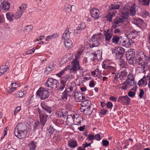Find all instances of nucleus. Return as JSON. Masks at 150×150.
Returning a JSON list of instances; mask_svg holds the SVG:
<instances>
[{
  "mask_svg": "<svg viewBox=\"0 0 150 150\" xmlns=\"http://www.w3.org/2000/svg\"><path fill=\"white\" fill-rule=\"evenodd\" d=\"M93 106V105L86 108L84 114L86 115H90L93 112L94 109Z\"/></svg>",
  "mask_w": 150,
  "mask_h": 150,
  "instance_id": "nucleus-28",
  "label": "nucleus"
},
{
  "mask_svg": "<svg viewBox=\"0 0 150 150\" xmlns=\"http://www.w3.org/2000/svg\"><path fill=\"white\" fill-rule=\"evenodd\" d=\"M94 139L98 141L100 140L101 139L100 134L98 133L96 134L95 136H94Z\"/></svg>",
  "mask_w": 150,
  "mask_h": 150,
  "instance_id": "nucleus-58",
  "label": "nucleus"
},
{
  "mask_svg": "<svg viewBox=\"0 0 150 150\" xmlns=\"http://www.w3.org/2000/svg\"><path fill=\"white\" fill-rule=\"evenodd\" d=\"M134 57H132L126 58L127 62L131 65L133 64L134 63Z\"/></svg>",
  "mask_w": 150,
  "mask_h": 150,
  "instance_id": "nucleus-46",
  "label": "nucleus"
},
{
  "mask_svg": "<svg viewBox=\"0 0 150 150\" xmlns=\"http://www.w3.org/2000/svg\"><path fill=\"white\" fill-rule=\"evenodd\" d=\"M69 146L71 148H74L78 146V143L76 140H73L69 141L68 143Z\"/></svg>",
  "mask_w": 150,
  "mask_h": 150,
  "instance_id": "nucleus-23",
  "label": "nucleus"
},
{
  "mask_svg": "<svg viewBox=\"0 0 150 150\" xmlns=\"http://www.w3.org/2000/svg\"><path fill=\"white\" fill-rule=\"evenodd\" d=\"M109 99L112 101L116 102L117 100V98L113 96H112Z\"/></svg>",
  "mask_w": 150,
  "mask_h": 150,
  "instance_id": "nucleus-64",
  "label": "nucleus"
},
{
  "mask_svg": "<svg viewBox=\"0 0 150 150\" xmlns=\"http://www.w3.org/2000/svg\"><path fill=\"white\" fill-rule=\"evenodd\" d=\"M72 65L73 67L70 69L71 72H75L77 70L80 69L79 63L76 58L74 60Z\"/></svg>",
  "mask_w": 150,
  "mask_h": 150,
  "instance_id": "nucleus-12",
  "label": "nucleus"
},
{
  "mask_svg": "<svg viewBox=\"0 0 150 150\" xmlns=\"http://www.w3.org/2000/svg\"><path fill=\"white\" fill-rule=\"evenodd\" d=\"M83 120V118L81 116H79L76 117H75L74 118V121L75 125H78Z\"/></svg>",
  "mask_w": 150,
  "mask_h": 150,
  "instance_id": "nucleus-31",
  "label": "nucleus"
},
{
  "mask_svg": "<svg viewBox=\"0 0 150 150\" xmlns=\"http://www.w3.org/2000/svg\"><path fill=\"white\" fill-rule=\"evenodd\" d=\"M130 99L128 96L126 95L125 96H120L118 98L117 101L123 105L130 104Z\"/></svg>",
  "mask_w": 150,
  "mask_h": 150,
  "instance_id": "nucleus-10",
  "label": "nucleus"
},
{
  "mask_svg": "<svg viewBox=\"0 0 150 150\" xmlns=\"http://www.w3.org/2000/svg\"><path fill=\"white\" fill-rule=\"evenodd\" d=\"M33 29V26L31 25H28L25 27V30L29 32L30 31Z\"/></svg>",
  "mask_w": 150,
  "mask_h": 150,
  "instance_id": "nucleus-47",
  "label": "nucleus"
},
{
  "mask_svg": "<svg viewBox=\"0 0 150 150\" xmlns=\"http://www.w3.org/2000/svg\"><path fill=\"white\" fill-rule=\"evenodd\" d=\"M74 93V91L72 87L66 88L62 94L61 99L64 101H66L67 99L68 96L72 97L73 94Z\"/></svg>",
  "mask_w": 150,
  "mask_h": 150,
  "instance_id": "nucleus-4",
  "label": "nucleus"
},
{
  "mask_svg": "<svg viewBox=\"0 0 150 150\" xmlns=\"http://www.w3.org/2000/svg\"><path fill=\"white\" fill-rule=\"evenodd\" d=\"M71 33V32H69V28H67L63 34L62 38L64 39H70Z\"/></svg>",
  "mask_w": 150,
  "mask_h": 150,
  "instance_id": "nucleus-19",
  "label": "nucleus"
},
{
  "mask_svg": "<svg viewBox=\"0 0 150 150\" xmlns=\"http://www.w3.org/2000/svg\"><path fill=\"white\" fill-rule=\"evenodd\" d=\"M90 14L92 17L97 19L99 18L100 11L97 8H94L91 10Z\"/></svg>",
  "mask_w": 150,
  "mask_h": 150,
  "instance_id": "nucleus-14",
  "label": "nucleus"
},
{
  "mask_svg": "<svg viewBox=\"0 0 150 150\" xmlns=\"http://www.w3.org/2000/svg\"><path fill=\"white\" fill-rule=\"evenodd\" d=\"M120 85L121 86L119 87V88L125 90H127V88H129V86L127 82V81H126L120 84Z\"/></svg>",
  "mask_w": 150,
  "mask_h": 150,
  "instance_id": "nucleus-33",
  "label": "nucleus"
},
{
  "mask_svg": "<svg viewBox=\"0 0 150 150\" xmlns=\"http://www.w3.org/2000/svg\"><path fill=\"white\" fill-rule=\"evenodd\" d=\"M97 58V55L95 53H91L89 54L87 57L85 59H88L89 61H92Z\"/></svg>",
  "mask_w": 150,
  "mask_h": 150,
  "instance_id": "nucleus-18",
  "label": "nucleus"
},
{
  "mask_svg": "<svg viewBox=\"0 0 150 150\" xmlns=\"http://www.w3.org/2000/svg\"><path fill=\"white\" fill-rule=\"evenodd\" d=\"M45 85L49 88V90H51L56 88L59 86V83L57 80L50 78L48 79Z\"/></svg>",
  "mask_w": 150,
  "mask_h": 150,
  "instance_id": "nucleus-6",
  "label": "nucleus"
},
{
  "mask_svg": "<svg viewBox=\"0 0 150 150\" xmlns=\"http://www.w3.org/2000/svg\"><path fill=\"white\" fill-rule=\"evenodd\" d=\"M131 79L134 80L132 75L130 73L127 76V80H130Z\"/></svg>",
  "mask_w": 150,
  "mask_h": 150,
  "instance_id": "nucleus-61",
  "label": "nucleus"
},
{
  "mask_svg": "<svg viewBox=\"0 0 150 150\" xmlns=\"http://www.w3.org/2000/svg\"><path fill=\"white\" fill-rule=\"evenodd\" d=\"M8 69V67L5 65H3L0 67V76L6 73Z\"/></svg>",
  "mask_w": 150,
  "mask_h": 150,
  "instance_id": "nucleus-32",
  "label": "nucleus"
},
{
  "mask_svg": "<svg viewBox=\"0 0 150 150\" xmlns=\"http://www.w3.org/2000/svg\"><path fill=\"white\" fill-rule=\"evenodd\" d=\"M136 23L138 25H140L145 23L143 22L141 18H139L137 19L136 21Z\"/></svg>",
  "mask_w": 150,
  "mask_h": 150,
  "instance_id": "nucleus-50",
  "label": "nucleus"
},
{
  "mask_svg": "<svg viewBox=\"0 0 150 150\" xmlns=\"http://www.w3.org/2000/svg\"><path fill=\"white\" fill-rule=\"evenodd\" d=\"M61 79L63 80H65L66 82H67L69 80V79H71L70 76L69 75H67V76L66 77H62Z\"/></svg>",
  "mask_w": 150,
  "mask_h": 150,
  "instance_id": "nucleus-53",
  "label": "nucleus"
},
{
  "mask_svg": "<svg viewBox=\"0 0 150 150\" xmlns=\"http://www.w3.org/2000/svg\"><path fill=\"white\" fill-rule=\"evenodd\" d=\"M6 15L7 19L10 21H13L15 19V16L12 13L8 12L6 14Z\"/></svg>",
  "mask_w": 150,
  "mask_h": 150,
  "instance_id": "nucleus-29",
  "label": "nucleus"
},
{
  "mask_svg": "<svg viewBox=\"0 0 150 150\" xmlns=\"http://www.w3.org/2000/svg\"><path fill=\"white\" fill-rule=\"evenodd\" d=\"M82 107L86 108L89 107L91 106H93L91 104V102L88 100H83L81 104Z\"/></svg>",
  "mask_w": 150,
  "mask_h": 150,
  "instance_id": "nucleus-20",
  "label": "nucleus"
},
{
  "mask_svg": "<svg viewBox=\"0 0 150 150\" xmlns=\"http://www.w3.org/2000/svg\"><path fill=\"white\" fill-rule=\"evenodd\" d=\"M37 95L40 97L42 100H44L47 98L50 95V92L45 88H40L37 92Z\"/></svg>",
  "mask_w": 150,
  "mask_h": 150,
  "instance_id": "nucleus-5",
  "label": "nucleus"
},
{
  "mask_svg": "<svg viewBox=\"0 0 150 150\" xmlns=\"http://www.w3.org/2000/svg\"><path fill=\"white\" fill-rule=\"evenodd\" d=\"M18 86V84H16L15 83H12L11 84V88H10V91H8L9 93H10L11 92L13 91L16 90Z\"/></svg>",
  "mask_w": 150,
  "mask_h": 150,
  "instance_id": "nucleus-35",
  "label": "nucleus"
},
{
  "mask_svg": "<svg viewBox=\"0 0 150 150\" xmlns=\"http://www.w3.org/2000/svg\"><path fill=\"white\" fill-rule=\"evenodd\" d=\"M132 38H127L123 42L120 41V43L122 44L123 46H125L126 47H129L133 43V42L132 40Z\"/></svg>",
  "mask_w": 150,
  "mask_h": 150,
  "instance_id": "nucleus-13",
  "label": "nucleus"
},
{
  "mask_svg": "<svg viewBox=\"0 0 150 150\" xmlns=\"http://www.w3.org/2000/svg\"><path fill=\"white\" fill-rule=\"evenodd\" d=\"M144 94V92L143 90L142 89H140L139 93V96L140 98H142L143 95Z\"/></svg>",
  "mask_w": 150,
  "mask_h": 150,
  "instance_id": "nucleus-60",
  "label": "nucleus"
},
{
  "mask_svg": "<svg viewBox=\"0 0 150 150\" xmlns=\"http://www.w3.org/2000/svg\"><path fill=\"white\" fill-rule=\"evenodd\" d=\"M72 6L70 5L67 4L64 6V11L67 12H69L71 10Z\"/></svg>",
  "mask_w": 150,
  "mask_h": 150,
  "instance_id": "nucleus-44",
  "label": "nucleus"
},
{
  "mask_svg": "<svg viewBox=\"0 0 150 150\" xmlns=\"http://www.w3.org/2000/svg\"><path fill=\"white\" fill-rule=\"evenodd\" d=\"M63 110L62 108H58L56 113V115L60 117H64L65 113Z\"/></svg>",
  "mask_w": 150,
  "mask_h": 150,
  "instance_id": "nucleus-30",
  "label": "nucleus"
},
{
  "mask_svg": "<svg viewBox=\"0 0 150 150\" xmlns=\"http://www.w3.org/2000/svg\"><path fill=\"white\" fill-rule=\"evenodd\" d=\"M125 52V50L121 47L115 48L112 50V54L117 59H121Z\"/></svg>",
  "mask_w": 150,
  "mask_h": 150,
  "instance_id": "nucleus-7",
  "label": "nucleus"
},
{
  "mask_svg": "<svg viewBox=\"0 0 150 150\" xmlns=\"http://www.w3.org/2000/svg\"><path fill=\"white\" fill-rule=\"evenodd\" d=\"M27 130L25 124L22 123L18 124L16 127L14 132L15 136L20 139H22L27 135Z\"/></svg>",
  "mask_w": 150,
  "mask_h": 150,
  "instance_id": "nucleus-2",
  "label": "nucleus"
},
{
  "mask_svg": "<svg viewBox=\"0 0 150 150\" xmlns=\"http://www.w3.org/2000/svg\"><path fill=\"white\" fill-rule=\"evenodd\" d=\"M65 80H63L61 79L59 87L58 89L59 91H62L64 88L65 87L66 85L67 82L65 81Z\"/></svg>",
  "mask_w": 150,
  "mask_h": 150,
  "instance_id": "nucleus-26",
  "label": "nucleus"
},
{
  "mask_svg": "<svg viewBox=\"0 0 150 150\" xmlns=\"http://www.w3.org/2000/svg\"><path fill=\"white\" fill-rule=\"evenodd\" d=\"M59 35L57 33L53 34L51 35L48 36L46 38V40L49 41L50 40H51L54 39H55L58 37Z\"/></svg>",
  "mask_w": 150,
  "mask_h": 150,
  "instance_id": "nucleus-34",
  "label": "nucleus"
},
{
  "mask_svg": "<svg viewBox=\"0 0 150 150\" xmlns=\"http://www.w3.org/2000/svg\"><path fill=\"white\" fill-rule=\"evenodd\" d=\"M116 70V69L115 67L109 65L107 71L109 72H111L112 74H114V73L113 72L115 71Z\"/></svg>",
  "mask_w": 150,
  "mask_h": 150,
  "instance_id": "nucleus-45",
  "label": "nucleus"
},
{
  "mask_svg": "<svg viewBox=\"0 0 150 150\" xmlns=\"http://www.w3.org/2000/svg\"><path fill=\"white\" fill-rule=\"evenodd\" d=\"M103 35L105 37V41L106 43L109 44L113 36L112 31L111 29H108L107 30L103 31Z\"/></svg>",
  "mask_w": 150,
  "mask_h": 150,
  "instance_id": "nucleus-8",
  "label": "nucleus"
},
{
  "mask_svg": "<svg viewBox=\"0 0 150 150\" xmlns=\"http://www.w3.org/2000/svg\"><path fill=\"white\" fill-rule=\"evenodd\" d=\"M120 39V37L117 35H114L112 36V42L115 44H118Z\"/></svg>",
  "mask_w": 150,
  "mask_h": 150,
  "instance_id": "nucleus-36",
  "label": "nucleus"
},
{
  "mask_svg": "<svg viewBox=\"0 0 150 150\" xmlns=\"http://www.w3.org/2000/svg\"><path fill=\"white\" fill-rule=\"evenodd\" d=\"M119 17H117L114 19L111 29H115L119 27L124 22H125L128 19L129 13L128 12L120 11Z\"/></svg>",
  "mask_w": 150,
  "mask_h": 150,
  "instance_id": "nucleus-1",
  "label": "nucleus"
},
{
  "mask_svg": "<svg viewBox=\"0 0 150 150\" xmlns=\"http://www.w3.org/2000/svg\"><path fill=\"white\" fill-rule=\"evenodd\" d=\"M21 110V106H18L16 108V110L14 111V114L16 115L17 113H18Z\"/></svg>",
  "mask_w": 150,
  "mask_h": 150,
  "instance_id": "nucleus-55",
  "label": "nucleus"
},
{
  "mask_svg": "<svg viewBox=\"0 0 150 150\" xmlns=\"http://www.w3.org/2000/svg\"><path fill=\"white\" fill-rule=\"evenodd\" d=\"M120 7V6L117 4H111L109 6V11L110 13L113 12L114 11H117L115 10L118 9Z\"/></svg>",
  "mask_w": 150,
  "mask_h": 150,
  "instance_id": "nucleus-21",
  "label": "nucleus"
},
{
  "mask_svg": "<svg viewBox=\"0 0 150 150\" xmlns=\"http://www.w3.org/2000/svg\"><path fill=\"white\" fill-rule=\"evenodd\" d=\"M72 96V97H74L76 101L77 102H81V100L85 99V97L80 92H75L74 91V94H73Z\"/></svg>",
  "mask_w": 150,
  "mask_h": 150,
  "instance_id": "nucleus-11",
  "label": "nucleus"
},
{
  "mask_svg": "<svg viewBox=\"0 0 150 150\" xmlns=\"http://www.w3.org/2000/svg\"><path fill=\"white\" fill-rule=\"evenodd\" d=\"M35 49L33 48L31 50H29L26 52V54H31L33 53L35 51Z\"/></svg>",
  "mask_w": 150,
  "mask_h": 150,
  "instance_id": "nucleus-59",
  "label": "nucleus"
},
{
  "mask_svg": "<svg viewBox=\"0 0 150 150\" xmlns=\"http://www.w3.org/2000/svg\"><path fill=\"white\" fill-rule=\"evenodd\" d=\"M55 130L53 128L52 126L51 125L50 126V128L48 129V131L50 134H52Z\"/></svg>",
  "mask_w": 150,
  "mask_h": 150,
  "instance_id": "nucleus-49",
  "label": "nucleus"
},
{
  "mask_svg": "<svg viewBox=\"0 0 150 150\" xmlns=\"http://www.w3.org/2000/svg\"><path fill=\"white\" fill-rule=\"evenodd\" d=\"M100 40V38L98 35H93L91 38L90 43L93 42V41L99 42Z\"/></svg>",
  "mask_w": 150,
  "mask_h": 150,
  "instance_id": "nucleus-40",
  "label": "nucleus"
},
{
  "mask_svg": "<svg viewBox=\"0 0 150 150\" xmlns=\"http://www.w3.org/2000/svg\"><path fill=\"white\" fill-rule=\"evenodd\" d=\"M113 106V104L111 102H109L106 104V107L109 109H111Z\"/></svg>",
  "mask_w": 150,
  "mask_h": 150,
  "instance_id": "nucleus-51",
  "label": "nucleus"
},
{
  "mask_svg": "<svg viewBox=\"0 0 150 150\" xmlns=\"http://www.w3.org/2000/svg\"><path fill=\"white\" fill-rule=\"evenodd\" d=\"M103 145L105 146H107L109 144V142L108 141L106 140H103L102 141Z\"/></svg>",
  "mask_w": 150,
  "mask_h": 150,
  "instance_id": "nucleus-57",
  "label": "nucleus"
},
{
  "mask_svg": "<svg viewBox=\"0 0 150 150\" xmlns=\"http://www.w3.org/2000/svg\"><path fill=\"white\" fill-rule=\"evenodd\" d=\"M41 106L42 108L47 113H50L52 112V107H49L46 102H42L41 103Z\"/></svg>",
  "mask_w": 150,
  "mask_h": 150,
  "instance_id": "nucleus-15",
  "label": "nucleus"
},
{
  "mask_svg": "<svg viewBox=\"0 0 150 150\" xmlns=\"http://www.w3.org/2000/svg\"><path fill=\"white\" fill-rule=\"evenodd\" d=\"M128 12L130 13L129 15L130 16H134L135 15L136 10L135 4L134 5H132L129 6Z\"/></svg>",
  "mask_w": 150,
  "mask_h": 150,
  "instance_id": "nucleus-16",
  "label": "nucleus"
},
{
  "mask_svg": "<svg viewBox=\"0 0 150 150\" xmlns=\"http://www.w3.org/2000/svg\"><path fill=\"white\" fill-rule=\"evenodd\" d=\"M64 45L65 47L67 48L71 47L72 46V42L70 39H65Z\"/></svg>",
  "mask_w": 150,
  "mask_h": 150,
  "instance_id": "nucleus-25",
  "label": "nucleus"
},
{
  "mask_svg": "<svg viewBox=\"0 0 150 150\" xmlns=\"http://www.w3.org/2000/svg\"><path fill=\"white\" fill-rule=\"evenodd\" d=\"M110 13L109 10V14H108L106 16L107 18V20L108 21H111L112 17L115 16V14L117 13V11H114L113 12Z\"/></svg>",
  "mask_w": 150,
  "mask_h": 150,
  "instance_id": "nucleus-24",
  "label": "nucleus"
},
{
  "mask_svg": "<svg viewBox=\"0 0 150 150\" xmlns=\"http://www.w3.org/2000/svg\"><path fill=\"white\" fill-rule=\"evenodd\" d=\"M150 0H139L140 4L142 5L148 6Z\"/></svg>",
  "mask_w": 150,
  "mask_h": 150,
  "instance_id": "nucleus-37",
  "label": "nucleus"
},
{
  "mask_svg": "<svg viewBox=\"0 0 150 150\" xmlns=\"http://www.w3.org/2000/svg\"><path fill=\"white\" fill-rule=\"evenodd\" d=\"M81 30H83L86 27L85 24L84 23H82L79 25Z\"/></svg>",
  "mask_w": 150,
  "mask_h": 150,
  "instance_id": "nucleus-63",
  "label": "nucleus"
},
{
  "mask_svg": "<svg viewBox=\"0 0 150 150\" xmlns=\"http://www.w3.org/2000/svg\"><path fill=\"white\" fill-rule=\"evenodd\" d=\"M134 80L133 79L130 80H127L126 81H127V82L129 86H133L134 83Z\"/></svg>",
  "mask_w": 150,
  "mask_h": 150,
  "instance_id": "nucleus-48",
  "label": "nucleus"
},
{
  "mask_svg": "<svg viewBox=\"0 0 150 150\" xmlns=\"http://www.w3.org/2000/svg\"><path fill=\"white\" fill-rule=\"evenodd\" d=\"M83 47H80L79 49L77 51V52L79 55H81L83 52Z\"/></svg>",
  "mask_w": 150,
  "mask_h": 150,
  "instance_id": "nucleus-54",
  "label": "nucleus"
},
{
  "mask_svg": "<svg viewBox=\"0 0 150 150\" xmlns=\"http://www.w3.org/2000/svg\"><path fill=\"white\" fill-rule=\"evenodd\" d=\"M69 67H65L63 70H62L59 73H57V76L60 77L62 75L65 73V71H67L69 68Z\"/></svg>",
  "mask_w": 150,
  "mask_h": 150,
  "instance_id": "nucleus-41",
  "label": "nucleus"
},
{
  "mask_svg": "<svg viewBox=\"0 0 150 150\" xmlns=\"http://www.w3.org/2000/svg\"><path fill=\"white\" fill-rule=\"evenodd\" d=\"M1 5L4 9L5 11L8 10L10 8V3L8 1H4V0H1Z\"/></svg>",
  "mask_w": 150,
  "mask_h": 150,
  "instance_id": "nucleus-22",
  "label": "nucleus"
},
{
  "mask_svg": "<svg viewBox=\"0 0 150 150\" xmlns=\"http://www.w3.org/2000/svg\"><path fill=\"white\" fill-rule=\"evenodd\" d=\"M135 52L133 51H128L126 53V58L134 57Z\"/></svg>",
  "mask_w": 150,
  "mask_h": 150,
  "instance_id": "nucleus-42",
  "label": "nucleus"
},
{
  "mask_svg": "<svg viewBox=\"0 0 150 150\" xmlns=\"http://www.w3.org/2000/svg\"><path fill=\"white\" fill-rule=\"evenodd\" d=\"M99 45V42L95 41L93 42L90 43L89 44V47L91 48L94 47L98 46Z\"/></svg>",
  "mask_w": 150,
  "mask_h": 150,
  "instance_id": "nucleus-43",
  "label": "nucleus"
},
{
  "mask_svg": "<svg viewBox=\"0 0 150 150\" xmlns=\"http://www.w3.org/2000/svg\"><path fill=\"white\" fill-rule=\"evenodd\" d=\"M48 115H45L43 114H40L39 117L40 120V122L42 125L44 126L47 121V117Z\"/></svg>",
  "mask_w": 150,
  "mask_h": 150,
  "instance_id": "nucleus-17",
  "label": "nucleus"
},
{
  "mask_svg": "<svg viewBox=\"0 0 150 150\" xmlns=\"http://www.w3.org/2000/svg\"><path fill=\"white\" fill-rule=\"evenodd\" d=\"M148 59V57L143 53L139 54L137 58L136 59V63L139 65H141V67L143 73L145 72L148 69L147 63Z\"/></svg>",
  "mask_w": 150,
  "mask_h": 150,
  "instance_id": "nucleus-3",
  "label": "nucleus"
},
{
  "mask_svg": "<svg viewBox=\"0 0 150 150\" xmlns=\"http://www.w3.org/2000/svg\"><path fill=\"white\" fill-rule=\"evenodd\" d=\"M88 139L89 140H93L94 139V135L92 134H88Z\"/></svg>",
  "mask_w": 150,
  "mask_h": 150,
  "instance_id": "nucleus-62",
  "label": "nucleus"
},
{
  "mask_svg": "<svg viewBox=\"0 0 150 150\" xmlns=\"http://www.w3.org/2000/svg\"><path fill=\"white\" fill-rule=\"evenodd\" d=\"M27 6L26 4H22L19 8V9L16 12L15 17V19H18L21 18L25 11L27 8Z\"/></svg>",
  "mask_w": 150,
  "mask_h": 150,
  "instance_id": "nucleus-9",
  "label": "nucleus"
},
{
  "mask_svg": "<svg viewBox=\"0 0 150 150\" xmlns=\"http://www.w3.org/2000/svg\"><path fill=\"white\" fill-rule=\"evenodd\" d=\"M29 148L30 150H35L36 148V146L34 141H31L28 144Z\"/></svg>",
  "mask_w": 150,
  "mask_h": 150,
  "instance_id": "nucleus-38",
  "label": "nucleus"
},
{
  "mask_svg": "<svg viewBox=\"0 0 150 150\" xmlns=\"http://www.w3.org/2000/svg\"><path fill=\"white\" fill-rule=\"evenodd\" d=\"M138 35V32L135 30H132L130 33L129 34L128 36H129L132 38H135Z\"/></svg>",
  "mask_w": 150,
  "mask_h": 150,
  "instance_id": "nucleus-39",
  "label": "nucleus"
},
{
  "mask_svg": "<svg viewBox=\"0 0 150 150\" xmlns=\"http://www.w3.org/2000/svg\"><path fill=\"white\" fill-rule=\"evenodd\" d=\"M127 75V71L124 70L119 74L118 78L120 80H124Z\"/></svg>",
  "mask_w": 150,
  "mask_h": 150,
  "instance_id": "nucleus-27",
  "label": "nucleus"
},
{
  "mask_svg": "<svg viewBox=\"0 0 150 150\" xmlns=\"http://www.w3.org/2000/svg\"><path fill=\"white\" fill-rule=\"evenodd\" d=\"M26 94V91H23L19 92L18 93V96L19 97L22 98Z\"/></svg>",
  "mask_w": 150,
  "mask_h": 150,
  "instance_id": "nucleus-52",
  "label": "nucleus"
},
{
  "mask_svg": "<svg viewBox=\"0 0 150 150\" xmlns=\"http://www.w3.org/2000/svg\"><path fill=\"white\" fill-rule=\"evenodd\" d=\"M135 94V92H132L130 91L128 93V95L129 96L131 97H134Z\"/></svg>",
  "mask_w": 150,
  "mask_h": 150,
  "instance_id": "nucleus-56",
  "label": "nucleus"
}]
</instances>
